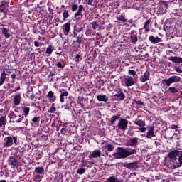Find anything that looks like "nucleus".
Here are the masks:
<instances>
[{"instance_id": "27", "label": "nucleus", "mask_w": 182, "mask_h": 182, "mask_svg": "<svg viewBox=\"0 0 182 182\" xmlns=\"http://www.w3.org/2000/svg\"><path fill=\"white\" fill-rule=\"evenodd\" d=\"M131 41L133 44L136 45L138 41V36L136 34H131L130 36Z\"/></svg>"}, {"instance_id": "8", "label": "nucleus", "mask_w": 182, "mask_h": 182, "mask_svg": "<svg viewBox=\"0 0 182 182\" xmlns=\"http://www.w3.org/2000/svg\"><path fill=\"white\" fill-rule=\"evenodd\" d=\"M124 167H126L127 168L131 171H134L139 167V165L137 162H132V163L126 164L124 165Z\"/></svg>"}, {"instance_id": "45", "label": "nucleus", "mask_w": 182, "mask_h": 182, "mask_svg": "<svg viewBox=\"0 0 182 182\" xmlns=\"http://www.w3.org/2000/svg\"><path fill=\"white\" fill-rule=\"evenodd\" d=\"M117 20L126 23L127 19L124 16H120Z\"/></svg>"}, {"instance_id": "9", "label": "nucleus", "mask_w": 182, "mask_h": 182, "mask_svg": "<svg viewBox=\"0 0 182 182\" xmlns=\"http://www.w3.org/2000/svg\"><path fill=\"white\" fill-rule=\"evenodd\" d=\"M178 153H179V151L174 150L170 152L168 156L170 158V160L178 161L177 157H178Z\"/></svg>"}, {"instance_id": "12", "label": "nucleus", "mask_w": 182, "mask_h": 182, "mask_svg": "<svg viewBox=\"0 0 182 182\" xmlns=\"http://www.w3.org/2000/svg\"><path fill=\"white\" fill-rule=\"evenodd\" d=\"M150 73L149 71H145L144 74L140 77V81L141 82H146L149 80Z\"/></svg>"}, {"instance_id": "44", "label": "nucleus", "mask_w": 182, "mask_h": 182, "mask_svg": "<svg viewBox=\"0 0 182 182\" xmlns=\"http://www.w3.org/2000/svg\"><path fill=\"white\" fill-rule=\"evenodd\" d=\"M29 111H30V108H28V107H25V108H23V113L26 114L25 115L26 117H28Z\"/></svg>"}, {"instance_id": "18", "label": "nucleus", "mask_w": 182, "mask_h": 182, "mask_svg": "<svg viewBox=\"0 0 182 182\" xmlns=\"http://www.w3.org/2000/svg\"><path fill=\"white\" fill-rule=\"evenodd\" d=\"M138 140L139 139L136 137L132 138L128 142H127V146H136L138 144Z\"/></svg>"}, {"instance_id": "31", "label": "nucleus", "mask_w": 182, "mask_h": 182, "mask_svg": "<svg viewBox=\"0 0 182 182\" xmlns=\"http://www.w3.org/2000/svg\"><path fill=\"white\" fill-rule=\"evenodd\" d=\"M0 12L4 14H6V12H8V9H6V7L4 3L0 4Z\"/></svg>"}, {"instance_id": "37", "label": "nucleus", "mask_w": 182, "mask_h": 182, "mask_svg": "<svg viewBox=\"0 0 182 182\" xmlns=\"http://www.w3.org/2000/svg\"><path fill=\"white\" fill-rule=\"evenodd\" d=\"M78 8H79V6L77 4H75V3L72 4V5H71L72 12L76 11Z\"/></svg>"}, {"instance_id": "41", "label": "nucleus", "mask_w": 182, "mask_h": 182, "mask_svg": "<svg viewBox=\"0 0 182 182\" xmlns=\"http://www.w3.org/2000/svg\"><path fill=\"white\" fill-rule=\"evenodd\" d=\"M56 111V108L55 107V104H52V106L50 107V109L48 111L51 114H54Z\"/></svg>"}, {"instance_id": "16", "label": "nucleus", "mask_w": 182, "mask_h": 182, "mask_svg": "<svg viewBox=\"0 0 182 182\" xmlns=\"http://www.w3.org/2000/svg\"><path fill=\"white\" fill-rule=\"evenodd\" d=\"M169 60L176 63V64H181L182 63V58L181 57H169Z\"/></svg>"}, {"instance_id": "46", "label": "nucleus", "mask_w": 182, "mask_h": 182, "mask_svg": "<svg viewBox=\"0 0 182 182\" xmlns=\"http://www.w3.org/2000/svg\"><path fill=\"white\" fill-rule=\"evenodd\" d=\"M31 121L36 124H37L40 121V117H34L33 119H31Z\"/></svg>"}, {"instance_id": "28", "label": "nucleus", "mask_w": 182, "mask_h": 182, "mask_svg": "<svg viewBox=\"0 0 182 182\" xmlns=\"http://www.w3.org/2000/svg\"><path fill=\"white\" fill-rule=\"evenodd\" d=\"M6 80V73H1V77H0V86L4 85V82Z\"/></svg>"}, {"instance_id": "6", "label": "nucleus", "mask_w": 182, "mask_h": 182, "mask_svg": "<svg viewBox=\"0 0 182 182\" xmlns=\"http://www.w3.org/2000/svg\"><path fill=\"white\" fill-rule=\"evenodd\" d=\"M167 166L170 169H176L177 168L181 167V166L180 165V164L178 163V161L177 160L170 159L167 162Z\"/></svg>"}, {"instance_id": "60", "label": "nucleus", "mask_w": 182, "mask_h": 182, "mask_svg": "<svg viewBox=\"0 0 182 182\" xmlns=\"http://www.w3.org/2000/svg\"><path fill=\"white\" fill-rule=\"evenodd\" d=\"M75 58H76V61L78 62L79 61V58H80L79 54H77Z\"/></svg>"}, {"instance_id": "21", "label": "nucleus", "mask_w": 182, "mask_h": 182, "mask_svg": "<svg viewBox=\"0 0 182 182\" xmlns=\"http://www.w3.org/2000/svg\"><path fill=\"white\" fill-rule=\"evenodd\" d=\"M92 27L93 30H100V21H94L92 23Z\"/></svg>"}, {"instance_id": "62", "label": "nucleus", "mask_w": 182, "mask_h": 182, "mask_svg": "<svg viewBox=\"0 0 182 182\" xmlns=\"http://www.w3.org/2000/svg\"><path fill=\"white\" fill-rule=\"evenodd\" d=\"M176 2H178L179 4H182V0H176Z\"/></svg>"}, {"instance_id": "1", "label": "nucleus", "mask_w": 182, "mask_h": 182, "mask_svg": "<svg viewBox=\"0 0 182 182\" xmlns=\"http://www.w3.org/2000/svg\"><path fill=\"white\" fill-rule=\"evenodd\" d=\"M136 149H132L129 151L127 149H124L123 147H118L117 149V152L113 154L115 159H126L129 156L136 154Z\"/></svg>"}, {"instance_id": "51", "label": "nucleus", "mask_w": 182, "mask_h": 182, "mask_svg": "<svg viewBox=\"0 0 182 182\" xmlns=\"http://www.w3.org/2000/svg\"><path fill=\"white\" fill-rule=\"evenodd\" d=\"M11 78L13 80L12 82L14 83V81L16 79V74H11Z\"/></svg>"}, {"instance_id": "11", "label": "nucleus", "mask_w": 182, "mask_h": 182, "mask_svg": "<svg viewBox=\"0 0 182 182\" xmlns=\"http://www.w3.org/2000/svg\"><path fill=\"white\" fill-rule=\"evenodd\" d=\"M149 41L153 44H157L162 42V40L161 38H159V36L154 37V36H149Z\"/></svg>"}, {"instance_id": "63", "label": "nucleus", "mask_w": 182, "mask_h": 182, "mask_svg": "<svg viewBox=\"0 0 182 182\" xmlns=\"http://www.w3.org/2000/svg\"><path fill=\"white\" fill-rule=\"evenodd\" d=\"M177 128H178V127L176 125L172 127V129H176Z\"/></svg>"}, {"instance_id": "49", "label": "nucleus", "mask_w": 182, "mask_h": 182, "mask_svg": "<svg viewBox=\"0 0 182 182\" xmlns=\"http://www.w3.org/2000/svg\"><path fill=\"white\" fill-rule=\"evenodd\" d=\"M134 102L138 105H141V106H144V102L142 101H141V100H139L138 101L137 100H135Z\"/></svg>"}, {"instance_id": "38", "label": "nucleus", "mask_w": 182, "mask_h": 182, "mask_svg": "<svg viewBox=\"0 0 182 182\" xmlns=\"http://www.w3.org/2000/svg\"><path fill=\"white\" fill-rule=\"evenodd\" d=\"M33 181L34 182H41V178L40 175H36L33 177Z\"/></svg>"}, {"instance_id": "20", "label": "nucleus", "mask_w": 182, "mask_h": 182, "mask_svg": "<svg viewBox=\"0 0 182 182\" xmlns=\"http://www.w3.org/2000/svg\"><path fill=\"white\" fill-rule=\"evenodd\" d=\"M1 33L4 35V36L6 38H11V33H9V29L6 28H1Z\"/></svg>"}, {"instance_id": "55", "label": "nucleus", "mask_w": 182, "mask_h": 182, "mask_svg": "<svg viewBox=\"0 0 182 182\" xmlns=\"http://www.w3.org/2000/svg\"><path fill=\"white\" fill-rule=\"evenodd\" d=\"M34 46H35V47H39V42L38 41H34Z\"/></svg>"}, {"instance_id": "61", "label": "nucleus", "mask_w": 182, "mask_h": 182, "mask_svg": "<svg viewBox=\"0 0 182 182\" xmlns=\"http://www.w3.org/2000/svg\"><path fill=\"white\" fill-rule=\"evenodd\" d=\"M64 109L68 110L69 109V107H68V105H64Z\"/></svg>"}, {"instance_id": "42", "label": "nucleus", "mask_w": 182, "mask_h": 182, "mask_svg": "<svg viewBox=\"0 0 182 182\" xmlns=\"http://www.w3.org/2000/svg\"><path fill=\"white\" fill-rule=\"evenodd\" d=\"M22 120H23V115L20 114V115L17 116L16 122L20 123L21 122H22Z\"/></svg>"}, {"instance_id": "7", "label": "nucleus", "mask_w": 182, "mask_h": 182, "mask_svg": "<svg viewBox=\"0 0 182 182\" xmlns=\"http://www.w3.org/2000/svg\"><path fill=\"white\" fill-rule=\"evenodd\" d=\"M21 101H22L21 92H18L16 95H13V102L15 106H18L19 105H21Z\"/></svg>"}, {"instance_id": "32", "label": "nucleus", "mask_w": 182, "mask_h": 182, "mask_svg": "<svg viewBox=\"0 0 182 182\" xmlns=\"http://www.w3.org/2000/svg\"><path fill=\"white\" fill-rule=\"evenodd\" d=\"M114 97H117V98L120 100L122 101L124 98H125V95L124 93L120 92V94H115V95H114Z\"/></svg>"}, {"instance_id": "29", "label": "nucleus", "mask_w": 182, "mask_h": 182, "mask_svg": "<svg viewBox=\"0 0 182 182\" xmlns=\"http://www.w3.org/2000/svg\"><path fill=\"white\" fill-rule=\"evenodd\" d=\"M151 23V19H148L146 21L144 26V29L146 30V32H149V25Z\"/></svg>"}, {"instance_id": "53", "label": "nucleus", "mask_w": 182, "mask_h": 182, "mask_svg": "<svg viewBox=\"0 0 182 182\" xmlns=\"http://www.w3.org/2000/svg\"><path fill=\"white\" fill-rule=\"evenodd\" d=\"M57 67L60 68H63V65L62 63H58Z\"/></svg>"}, {"instance_id": "13", "label": "nucleus", "mask_w": 182, "mask_h": 182, "mask_svg": "<svg viewBox=\"0 0 182 182\" xmlns=\"http://www.w3.org/2000/svg\"><path fill=\"white\" fill-rule=\"evenodd\" d=\"M77 9V11L75 12L74 14L75 18H76L77 16H82V11H85V7L82 4L79 5Z\"/></svg>"}, {"instance_id": "34", "label": "nucleus", "mask_w": 182, "mask_h": 182, "mask_svg": "<svg viewBox=\"0 0 182 182\" xmlns=\"http://www.w3.org/2000/svg\"><path fill=\"white\" fill-rule=\"evenodd\" d=\"M35 173L42 174L44 173V169L42 167H38L34 171Z\"/></svg>"}, {"instance_id": "19", "label": "nucleus", "mask_w": 182, "mask_h": 182, "mask_svg": "<svg viewBox=\"0 0 182 182\" xmlns=\"http://www.w3.org/2000/svg\"><path fill=\"white\" fill-rule=\"evenodd\" d=\"M121 115L120 114H117L115 116H113L112 118V120L109 121V126H113L114 124H115V122L117 120H119L121 118Z\"/></svg>"}, {"instance_id": "22", "label": "nucleus", "mask_w": 182, "mask_h": 182, "mask_svg": "<svg viewBox=\"0 0 182 182\" xmlns=\"http://www.w3.org/2000/svg\"><path fill=\"white\" fill-rule=\"evenodd\" d=\"M46 97L49 98L50 102H54L56 100V97L54 95L53 91H49Z\"/></svg>"}, {"instance_id": "40", "label": "nucleus", "mask_w": 182, "mask_h": 182, "mask_svg": "<svg viewBox=\"0 0 182 182\" xmlns=\"http://www.w3.org/2000/svg\"><path fill=\"white\" fill-rule=\"evenodd\" d=\"M70 29V23H66L65 24V31H66V33H69Z\"/></svg>"}, {"instance_id": "50", "label": "nucleus", "mask_w": 182, "mask_h": 182, "mask_svg": "<svg viewBox=\"0 0 182 182\" xmlns=\"http://www.w3.org/2000/svg\"><path fill=\"white\" fill-rule=\"evenodd\" d=\"M139 130L141 131V132L144 133L146 130V129L144 127H141L139 128Z\"/></svg>"}, {"instance_id": "47", "label": "nucleus", "mask_w": 182, "mask_h": 182, "mask_svg": "<svg viewBox=\"0 0 182 182\" xmlns=\"http://www.w3.org/2000/svg\"><path fill=\"white\" fill-rule=\"evenodd\" d=\"M85 171L86 170L85 168H79L77 169V173L80 175H82L85 173Z\"/></svg>"}, {"instance_id": "24", "label": "nucleus", "mask_w": 182, "mask_h": 182, "mask_svg": "<svg viewBox=\"0 0 182 182\" xmlns=\"http://www.w3.org/2000/svg\"><path fill=\"white\" fill-rule=\"evenodd\" d=\"M136 125L140 127H144L146 126V124H145V122L144 121H142V120H140V119H136L134 122Z\"/></svg>"}, {"instance_id": "5", "label": "nucleus", "mask_w": 182, "mask_h": 182, "mask_svg": "<svg viewBox=\"0 0 182 182\" xmlns=\"http://www.w3.org/2000/svg\"><path fill=\"white\" fill-rule=\"evenodd\" d=\"M122 83L125 87H131L134 85L135 81L134 78H132V77H129V75H127L122 79Z\"/></svg>"}, {"instance_id": "26", "label": "nucleus", "mask_w": 182, "mask_h": 182, "mask_svg": "<svg viewBox=\"0 0 182 182\" xmlns=\"http://www.w3.org/2000/svg\"><path fill=\"white\" fill-rule=\"evenodd\" d=\"M97 100L106 102L108 101V97L107 95H97Z\"/></svg>"}, {"instance_id": "10", "label": "nucleus", "mask_w": 182, "mask_h": 182, "mask_svg": "<svg viewBox=\"0 0 182 182\" xmlns=\"http://www.w3.org/2000/svg\"><path fill=\"white\" fill-rule=\"evenodd\" d=\"M102 152L100 150H95L92 152H90L89 154V158L90 159H96V158H100L101 156Z\"/></svg>"}, {"instance_id": "15", "label": "nucleus", "mask_w": 182, "mask_h": 182, "mask_svg": "<svg viewBox=\"0 0 182 182\" xmlns=\"http://www.w3.org/2000/svg\"><path fill=\"white\" fill-rule=\"evenodd\" d=\"M60 102L61 103H63L65 101V97L68 96V91H64V90H60Z\"/></svg>"}, {"instance_id": "39", "label": "nucleus", "mask_w": 182, "mask_h": 182, "mask_svg": "<svg viewBox=\"0 0 182 182\" xmlns=\"http://www.w3.org/2000/svg\"><path fill=\"white\" fill-rule=\"evenodd\" d=\"M168 91L171 93H177L178 92V90H177V88H176V87H170L168 88Z\"/></svg>"}, {"instance_id": "43", "label": "nucleus", "mask_w": 182, "mask_h": 182, "mask_svg": "<svg viewBox=\"0 0 182 182\" xmlns=\"http://www.w3.org/2000/svg\"><path fill=\"white\" fill-rule=\"evenodd\" d=\"M128 74L134 77V76L136 75V73L134 70H128Z\"/></svg>"}, {"instance_id": "59", "label": "nucleus", "mask_w": 182, "mask_h": 182, "mask_svg": "<svg viewBox=\"0 0 182 182\" xmlns=\"http://www.w3.org/2000/svg\"><path fill=\"white\" fill-rule=\"evenodd\" d=\"M92 2H93V0H88L87 4L88 5H92Z\"/></svg>"}, {"instance_id": "3", "label": "nucleus", "mask_w": 182, "mask_h": 182, "mask_svg": "<svg viewBox=\"0 0 182 182\" xmlns=\"http://www.w3.org/2000/svg\"><path fill=\"white\" fill-rule=\"evenodd\" d=\"M181 82V77L178 75H172L170 78L167 80H164V82L166 85L167 87H170L173 83H178Z\"/></svg>"}, {"instance_id": "48", "label": "nucleus", "mask_w": 182, "mask_h": 182, "mask_svg": "<svg viewBox=\"0 0 182 182\" xmlns=\"http://www.w3.org/2000/svg\"><path fill=\"white\" fill-rule=\"evenodd\" d=\"M63 16L64 18H68L69 17V13L68 10H65L63 14Z\"/></svg>"}, {"instance_id": "57", "label": "nucleus", "mask_w": 182, "mask_h": 182, "mask_svg": "<svg viewBox=\"0 0 182 182\" xmlns=\"http://www.w3.org/2000/svg\"><path fill=\"white\" fill-rule=\"evenodd\" d=\"M21 90V87H16V90H14V92H16L18 90Z\"/></svg>"}, {"instance_id": "52", "label": "nucleus", "mask_w": 182, "mask_h": 182, "mask_svg": "<svg viewBox=\"0 0 182 182\" xmlns=\"http://www.w3.org/2000/svg\"><path fill=\"white\" fill-rule=\"evenodd\" d=\"M176 71L177 73H182V70H181V68H179V67H177V68H176Z\"/></svg>"}, {"instance_id": "25", "label": "nucleus", "mask_w": 182, "mask_h": 182, "mask_svg": "<svg viewBox=\"0 0 182 182\" xmlns=\"http://www.w3.org/2000/svg\"><path fill=\"white\" fill-rule=\"evenodd\" d=\"M105 149L111 152L114 149V146L112 144H107L104 146Z\"/></svg>"}, {"instance_id": "17", "label": "nucleus", "mask_w": 182, "mask_h": 182, "mask_svg": "<svg viewBox=\"0 0 182 182\" xmlns=\"http://www.w3.org/2000/svg\"><path fill=\"white\" fill-rule=\"evenodd\" d=\"M154 136H156V135L154 134V128L153 127H150V128L146 134V138L151 139Z\"/></svg>"}, {"instance_id": "2", "label": "nucleus", "mask_w": 182, "mask_h": 182, "mask_svg": "<svg viewBox=\"0 0 182 182\" xmlns=\"http://www.w3.org/2000/svg\"><path fill=\"white\" fill-rule=\"evenodd\" d=\"M18 145L19 144V141H18V136H7L4 139L3 147L4 148H9L14 145Z\"/></svg>"}, {"instance_id": "30", "label": "nucleus", "mask_w": 182, "mask_h": 182, "mask_svg": "<svg viewBox=\"0 0 182 182\" xmlns=\"http://www.w3.org/2000/svg\"><path fill=\"white\" fill-rule=\"evenodd\" d=\"M54 50V47L51 45H50L47 48H46V53L48 55H51L52 52Z\"/></svg>"}, {"instance_id": "54", "label": "nucleus", "mask_w": 182, "mask_h": 182, "mask_svg": "<svg viewBox=\"0 0 182 182\" xmlns=\"http://www.w3.org/2000/svg\"><path fill=\"white\" fill-rule=\"evenodd\" d=\"M75 31L79 33L82 31V27H80V28L76 27Z\"/></svg>"}, {"instance_id": "64", "label": "nucleus", "mask_w": 182, "mask_h": 182, "mask_svg": "<svg viewBox=\"0 0 182 182\" xmlns=\"http://www.w3.org/2000/svg\"><path fill=\"white\" fill-rule=\"evenodd\" d=\"M0 182H6V181H5V180H1V181H0Z\"/></svg>"}, {"instance_id": "33", "label": "nucleus", "mask_w": 182, "mask_h": 182, "mask_svg": "<svg viewBox=\"0 0 182 182\" xmlns=\"http://www.w3.org/2000/svg\"><path fill=\"white\" fill-rule=\"evenodd\" d=\"M2 73H6V76L9 75L12 73V70L11 68H9V67H7L6 68H4Z\"/></svg>"}, {"instance_id": "35", "label": "nucleus", "mask_w": 182, "mask_h": 182, "mask_svg": "<svg viewBox=\"0 0 182 182\" xmlns=\"http://www.w3.org/2000/svg\"><path fill=\"white\" fill-rule=\"evenodd\" d=\"M178 162L179 165H181V166H182V151H178Z\"/></svg>"}, {"instance_id": "58", "label": "nucleus", "mask_w": 182, "mask_h": 182, "mask_svg": "<svg viewBox=\"0 0 182 182\" xmlns=\"http://www.w3.org/2000/svg\"><path fill=\"white\" fill-rule=\"evenodd\" d=\"M163 6H164V8H166V9H167L168 6V5L166 4V2H164V3H163Z\"/></svg>"}, {"instance_id": "23", "label": "nucleus", "mask_w": 182, "mask_h": 182, "mask_svg": "<svg viewBox=\"0 0 182 182\" xmlns=\"http://www.w3.org/2000/svg\"><path fill=\"white\" fill-rule=\"evenodd\" d=\"M106 182H123L122 180H119L117 178H116L114 176L109 177Z\"/></svg>"}, {"instance_id": "4", "label": "nucleus", "mask_w": 182, "mask_h": 182, "mask_svg": "<svg viewBox=\"0 0 182 182\" xmlns=\"http://www.w3.org/2000/svg\"><path fill=\"white\" fill-rule=\"evenodd\" d=\"M128 123L129 122L125 119H120L119 122L117 123V128L122 132H124L128 128Z\"/></svg>"}, {"instance_id": "56", "label": "nucleus", "mask_w": 182, "mask_h": 182, "mask_svg": "<svg viewBox=\"0 0 182 182\" xmlns=\"http://www.w3.org/2000/svg\"><path fill=\"white\" fill-rule=\"evenodd\" d=\"M48 11H49L50 14H53V9H51L50 7H48Z\"/></svg>"}, {"instance_id": "14", "label": "nucleus", "mask_w": 182, "mask_h": 182, "mask_svg": "<svg viewBox=\"0 0 182 182\" xmlns=\"http://www.w3.org/2000/svg\"><path fill=\"white\" fill-rule=\"evenodd\" d=\"M9 164L11 165L14 168H18V160H16L14 157H10L9 159Z\"/></svg>"}, {"instance_id": "36", "label": "nucleus", "mask_w": 182, "mask_h": 182, "mask_svg": "<svg viewBox=\"0 0 182 182\" xmlns=\"http://www.w3.org/2000/svg\"><path fill=\"white\" fill-rule=\"evenodd\" d=\"M5 124H6V120H5V117H1L0 118V127L5 126Z\"/></svg>"}]
</instances>
